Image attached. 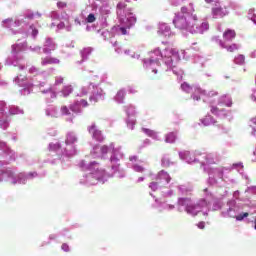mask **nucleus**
Returning <instances> with one entry per match:
<instances>
[{"label":"nucleus","instance_id":"nucleus-1","mask_svg":"<svg viewBox=\"0 0 256 256\" xmlns=\"http://www.w3.org/2000/svg\"><path fill=\"white\" fill-rule=\"evenodd\" d=\"M198 19L197 16H190L186 18L185 16L176 15L173 24L177 29H193L197 27Z\"/></svg>","mask_w":256,"mask_h":256},{"label":"nucleus","instance_id":"nucleus-2","mask_svg":"<svg viewBox=\"0 0 256 256\" xmlns=\"http://www.w3.org/2000/svg\"><path fill=\"white\" fill-rule=\"evenodd\" d=\"M212 15L214 19H223V17H227L229 15V10H227V7L222 6H214L212 8Z\"/></svg>","mask_w":256,"mask_h":256},{"label":"nucleus","instance_id":"nucleus-3","mask_svg":"<svg viewBox=\"0 0 256 256\" xmlns=\"http://www.w3.org/2000/svg\"><path fill=\"white\" fill-rule=\"evenodd\" d=\"M179 205L185 206L187 213H193L195 209H198L199 205L191 204V199L189 198H180Z\"/></svg>","mask_w":256,"mask_h":256},{"label":"nucleus","instance_id":"nucleus-4","mask_svg":"<svg viewBox=\"0 0 256 256\" xmlns=\"http://www.w3.org/2000/svg\"><path fill=\"white\" fill-rule=\"evenodd\" d=\"M154 53L158 57H165L166 59H171V57H173V55L177 54V51H175V49L166 48L163 52H161V50L157 49L154 51Z\"/></svg>","mask_w":256,"mask_h":256},{"label":"nucleus","instance_id":"nucleus-5","mask_svg":"<svg viewBox=\"0 0 256 256\" xmlns=\"http://www.w3.org/2000/svg\"><path fill=\"white\" fill-rule=\"evenodd\" d=\"M89 133H91V135L93 136L94 139H96V141H103L104 139L103 134L101 133V130L97 129V126L95 124L90 126Z\"/></svg>","mask_w":256,"mask_h":256},{"label":"nucleus","instance_id":"nucleus-6","mask_svg":"<svg viewBox=\"0 0 256 256\" xmlns=\"http://www.w3.org/2000/svg\"><path fill=\"white\" fill-rule=\"evenodd\" d=\"M125 17L128 21V29H131V27H133V24L137 23V18L131 13V10H126Z\"/></svg>","mask_w":256,"mask_h":256},{"label":"nucleus","instance_id":"nucleus-7","mask_svg":"<svg viewBox=\"0 0 256 256\" xmlns=\"http://www.w3.org/2000/svg\"><path fill=\"white\" fill-rule=\"evenodd\" d=\"M235 37H237V33L235 32V30L227 29L223 33L224 41H233V39H235Z\"/></svg>","mask_w":256,"mask_h":256},{"label":"nucleus","instance_id":"nucleus-8","mask_svg":"<svg viewBox=\"0 0 256 256\" xmlns=\"http://www.w3.org/2000/svg\"><path fill=\"white\" fill-rule=\"evenodd\" d=\"M220 47H222V49H226L228 53H235V51L239 49V46H237V44L227 45L224 41H220Z\"/></svg>","mask_w":256,"mask_h":256},{"label":"nucleus","instance_id":"nucleus-9","mask_svg":"<svg viewBox=\"0 0 256 256\" xmlns=\"http://www.w3.org/2000/svg\"><path fill=\"white\" fill-rule=\"evenodd\" d=\"M41 63L42 65H57V63H59V59L47 56L42 58Z\"/></svg>","mask_w":256,"mask_h":256},{"label":"nucleus","instance_id":"nucleus-10","mask_svg":"<svg viewBox=\"0 0 256 256\" xmlns=\"http://www.w3.org/2000/svg\"><path fill=\"white\" fill-rule=\"evenodd\" d=\"M198 95H207V92L201 88H197L193 95L194 101H201V96H198Z\"/></svg>","mask_w":256,"mask_h":256},{"label":"nucleus","instance_id":"nucleus-11","mask_svg":"<svg viewBox=\"0 0 256 256\" xmlns=\"http://www.w3.org/2000/svg\"><path fill=\"white\" fill-rule=\"evenodd\" d=\"M125 9H127V4L125 2H119L117 4V15L123 17V11H125Z\"/></svg>","mask_w":256,"mask_h":256},{"label":"nucleus","instance_id":"nucleus-12","mask_svg":"<svg viewBox=\"0 0 256 256\" xmlns=\"http://www.w3.org/2000/svg\"><path fill=\"white\" fill-rule=\"evenodd\" d=\"M181 13H182V17H186L187 19H189V17H197V15H195V14H193V13H191L190 11H189V8H187V7H182L181 8Z\"/></svg>","mask_w":256,"mask_h":256},{"label":"nucleus","instance_id":"nucleus-13","mask_svg":"<svg viewBox=\"0 0 256 256\" xmlns=\"http://www.w3.org/2000/svg\"><path fill=\"white\" fill-rule=\"evenodd\" d=\"M175 139H177V135L175 134V132H170L166 135L165 142L175 143Z\"/></svg>","mask_w":256,"mask_h":256},{"label":"nucleus","instance_id":"nucleus-14","mask_svg":"<svg viewBox=\"0 0 256 256\" xmlns=\"http://www.w3.org/2000/svg\"><path fill=\"white\" fill-rule=\"evenodd\" d=\"M123 99H125V90H119L115 96V100L118 103H123Z\"/></svg>","mask_w":256,"mask_h":256},{"label":"nucleus","instance_id":"nucleus-15","mask_svg":"<svg viewBox=\"0 0 256 256\" xmlns=\"http://www.w3.org/2000/svg\"><path fill=\"white\" fill-rule=\"evenodd\" d=\"M75 141H77V138L75 137L74 134H71V133L67 134L66 140H65L66 145H71L75 143Z\"/></svg>","mask_w":256,"mask_h":256},{"label":"nucleus","instance_id":"nucleus-16","mask_svg":"<svg viewBox=\"0 0 256 256\" xmlns=\"http://www.w3.org/2000/svg\"><path fill=\"white\" fill-rule=\"evenodd\" d=\"M182 91H185V93H189L190 91H193V87L189 85V83L184 82L181 84Z\"/></svg>","mask_w":256,"mask_h":256},{"label":"nucleus","instance_id":"nucleus-17","mask_svg":"<svg viewBox=\"0 0 256 256\" xmlns=\"http://www.w3.org/2000/svg\"><path fill=\"white\" fill-rule=\"evenodd\" d=\"M235 63L237 65H243V63H245V56L244 55H238L236 58H235Z\"/></svg>","mask_w":256,"mask_h":256},{"label":"nucleus","instance_id":"nucleus-18","mask_svg":"<svg viewBox=\"0 0 256 256\" xmlns=\"http://www.w3.org/2000/svg\"><path fill=\"white\" fill-rule=\"evenodd\" d=\"M210 111H211L212 115H219V113H221V110L217 106H214V105L210 106Z\"/></svg>","mask_w":256,"mask_h":256},{"label":"nucleus","instance_id":"nucleus-19","mask_svg":"<svg viewBox=\"0 0 256 256\" xmlns=\"http://www.w3.org/2000/svg\"><path fill=\"white\" fill-rule=\"evenodd\" d=\"M159 177L160 179H166V183H169V181H171V177H169V174H167L166 172H160Z\"/></svg>","mask_w":256,"mask_h":256},{"label":"nucleus","instance_id":"nucleus-20","mask_svg":"<svg viewBox=\"0 0 256 256\" xmlns=\"http://www.w3.org/2000/svg\"><path fill=\"white\" fill-rule=\"evenodd\" d=\"M63 93L64 95L67 97V95H71V93H73V87L71 86H66L64 89H63Z\"/></svg>","mask_w":256,"mask_h":256},{"label":"nucleus","instance_id":"nucleus-21","mask_svg":"<svg viewBox=\"0 0 256 256\" xmlns=\"http://www.w3.org/2000/svg\"><path fill=\"white\" fill-rule=\"evenodd\" d=\"M99 97H101V94H93L90 96L89 101H93V103H97L99 101Z\"/></svg>","mask_w":256,"mask_h":256},{"label":"nucleus","instance_id":"nucleus-22","mask_svg":"<svg viewBox=\"0 0 256 256\" xmlns=\"http://www.w3.org/2000/svg\"><path fill=\"white\" fill-rule=\"evenodd\" d=\"M87 23H95L96 18L95 14H89L88 17L86 18Z\"/></svg>","mask_w":256,"mask_h":256},{"label":"nucleus","instance_id":"nucleus-23","mask_svg":"<svg viewBox=\"0 0 256 256\" xmlns=\"http://www.w3.org/2000/svg\"><path fill=\"white\" fill-rule=\"evenodd\" d=\"M100 151L102 155H107L109 153V147L107 145H103L100 147Z\"/></svg>","mask_w":256,"mask_h":256},{"label":"nucleus","instance_id":"nucleus-24","mask_svg":"<svg viewBox=\"0 0 256 256\" xmlns=\"http://www.w3.org/2000/svg\"><path fill=\"white\" fill-rule=\"evenodd\" d=\"M245 217H249V213L244 212V213H242V214L236 216V220H237V221H243V219H244Z\"/></svg>","mask_w":256,"mask_h":256},{"label":"nucleus","instance_id":"nucleus-25","mask_svg":"<svg viewBox=\"0 0 256 256\" xmlns=\"http://www.w3.org/2000/svg\"><path fill=\"white\" fill-rule=\"evenodd\" d=\"M58 9H65L67 7V2L59 1L57 2Z\"/></svg>","mask_w":256,"mask_h":256},{"label":"nucleus","instance_id":"nucleus-26","mask_svg":"<svg viewBox=\"0 0 256 256\" xmlns=\"http://www.w3.org/2000/svg\"><path fill=\"white\" fill-rule=\"evenodd\" d=\"M218 93L216 91H210L207 93V97L212 99V97H217Z\"/></svg>","mask_w":256,"mask_h":256},{"label":"nucleus","instance_id":"nucleus-27","mask_svg":"<svg viewBox=\"0 0 256 256\" xmlns=\"http://www.w3.org/2000/svg\"><path fill=\"white\" fill-rule=\"evenodd\" d=\"M79 103L82 107H89V102L85 99H81Z\"/></svg>","mask_w":256,"mask_h":256},{"label":"nucleus","instance_id":"nucleus-28","mask_svg":"<svg viewBox=\"0 0 256 256\" xmlns=\"http://www.w3.org/2000/svg\"><path fill=\"white\" fill-rule=\"evenodd\" d=\"M61 111L63 115H69V108L67 106H62Z\"/></svg>","mask_w":256,"mask_h":256},{"label":"nucleus","instance_id":"nucleus-29","mask_svg":"<svg viewBox=\"0 0 256 256\" xmlns=\"http://www.w3.org/2000/svg\"><path fill=\"white\" fill-rule=\"evenodd\" d=\"M209 121H211V116H208L202 120L203 125H209Z\"/></svg>","mask_w":256,"mask_h":256},{"label":"nucleus","instance_id":"nucleus-30","mask_svg":"<svg viewBox=\"0 0 256 256\" xmlns=\"http://www.w3.org/2000/svg\"><path fill=\"white\" fill-rule=\"evenodd\" d=\"M159 60L158 59H146L145 60V63H146V65L147 64H150L151 65V63H157Z\"/></svg>","mask_w":256,"mask_h":256},{"label":"nucleus","instance_id":"nucleus-31","mask_svg":"<svg viewBox=\"0 0 256 256\" xmlns=\"http://www.w3.org/2000/svg\"><path fill=\"white\" fill-rule=\"evenodd\" d=\"M157 187H158L157 182H152L150 184V188L152 189V191H157Z\"/></svg>","mask_w":256,"mask_h":256},{"label":"nucleus","instance_id":"nucleus-32","mask_svg":"<svg viewBox=\"0 0 256 256\" xmlns=\"http://www.w3.org/2000/svg\"><path fill=\"white\" fill-rule=\"evenodd\" d=\"M119 31H120V33H121L122 35H127V28H125V27H120V28H119Z\"/></svg>","mask_w":256,"mask_h":256},{"label":"nucleus","instance_id":"nucleus-33","mask_svg":"<svg viewBox=\"0 0 256 256\" xmlns=\"http://www.w3.org/2000/svg\"><path fill=\"white\" fill-rule=\"evenodd\" d=\"M160 29H161V31H163V29H165V31H171V28H169L167 25H165V24H162L161 26H160Z\"/></svg>","mask_w":256,"mask_h":256},{"label":"nucleus","instance_id":"nucleus-34","mask_svg":"<svg viewBox=\"0 0 256 256\" xmlns=\"http://www.w3.org/2000/svg\"><path fill=\"white\" fill-rule=\"evenodd\" d=\"M202 29H205V31H207V29H209V24L207 22H204L201 24Z\"/></svg>","mask_w":256,"mask_h":256},{"label":"nucleus","instance_id":"nucleus-35","mask_svg":"<svg viewBox=\"0 0 256 256\" xmlns=\"http://www.w3.org/2000/svg\"><path fill=\"white\" fill-rule=\"evenodd\" d=\"M61 84H63V78L61 77L56 78V85H61Z\"/></svg>","mask_w":256,"mask_h":256},{"label":"nucleus","instance_id":"nucleus-36","mask_svg":"<svg viewBox=\"0 0 256 256\" xmlns=\"http://www.w3.org/2000/svg\"><path fill=\"white\" fill-rule=\"evenodd\" d=\"M61 249L63 250V251H69V245H67V244H62V246H61Z\"/></svg>","mask_w":256,"mask_h":256},{"label":"nucleus","instance_id":"nucleus-37","mask_svg":"<svg viewBox=\"0 0 256 256\" xmlns=\"http://www.w3.org/2000/svg\"><path fill=\"white\" fill-rule=\"evenodd\" d=\"M32 35L33 37H35L36 35H39V30H37L36 28L32 29Z\"/></svg>","mask_w":256,"mask_h":256},{"label":"nucleus","instance_id":"nucleus-38","mask_svg":"<svg viewBox=\"0 0 256 256\" xmlns=\"http://www.w3.org/2000/svg\"><path fill=\"white\" fill-rule=\"evenodd\" d=\"M251 99L252 101L256 102V90H254L253 93L251 94Z\"/></svg>","mask_w":256,"mask_h":256},{"label":"nucleus","instance_id":"nucleus-39","mask_svg":"<svg viewBox=\"0 0 256 256\" xmlns=\"http://www.w3.org/2000/svg\"><path fill=\"white\" fill-rule=\"evenodd\" d=\"M144 133H147V135H153V131L149 129H143Z\"/></svg>","mask_w":256,"mask_h":256},{"label":"nucleus","instance_id":"nucleus-40","mask_svg":"<svg viewBox=\"0 0 256 256\" xmlns=\"http://www.w3.org/2000/svg\"><path fill=\"white\" fill-rule=\"evenodd\" d=\"M219 0H205V3H217Z\"/></svg>","mask_w":256,"mask_h":256},{"label":"nucleus","instance_id":"nucleus-41","mask_svg":"<svg viewBox=\"0 0 256 256\" xmlns=\"http://www.w3.org/2000/svg\"><path fill=\"white\" fill-rule=\"evenodd\" d=\"M250 123H251L252 125H256V117L252 118V119L250 120Z\"/></svg>","mask_w":256,"mask_h":256},{"label":"nucleus","instance_id":"nucleus-42","mask_svg":"<svg viewBox=\"0 0 256 256\" xmlns=\"http://www.w3.org/2000/svg\"><path fill=\"white\" fill-rule=\"evenodd\" d=\"M27 17H28V19H33V14H30Z\"/></svg>","mask_w":256,"mask_h":256},{"label":"nucleus","instance_id":"nucleus-43","mask_svg":"<svg viewBox=\"0 0 256 256\" xmlns=\"http://www.w3.org/2000/svg\"><path fill=\"white\" fill-rule=\"evenodd\" d=\"M162 165H165V159H162Z\"/></svg>","mask_w":256,"mask_h":256},{"label":"nucleus","instance_id":"nucleus-44","mask_svg":"<svg viewBox=\"0 0 256 256\" xmlns=\"http://www.w3.org/2000/svg\"><path fill=\"white\" fill-rule=\"evenodd\" d=\"M153 73L157 74V70H152Z\"/></svg>","mask_w":256,"mask_h":256},{"label":"nucleus","instance_id":"nucleus-45","mask_svg":"<svg viewBox=\"0 0 256 256\" xmlns=\"http://www.w3.org/2000/svg\"><path fill=\"white\" fill-rule=\"evenodd\" d=\"M44 53H49V51H47V50H44Z\"/></svg>","mask_w":256,"mask_h":256},{"label":"nucleus","instance_id":"nucleus-46","mask_svg":"<svg viewBox=\"0 0 256 256\" xmlns=\"http://www.w3.org/2000/svg\"><path fill=\"white\" fill-rule=\"evenodd\" d=\"M210 101V103H213V101L212 100H209Z\"/></svg>","mask_w":256,"mask_h":256}]
</instances>
